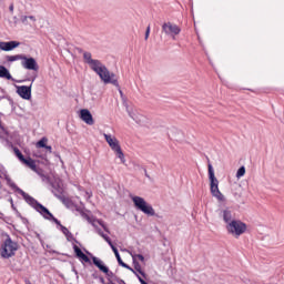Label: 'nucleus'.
<instances>
[{
	"label": "nucleus",
	"mask_w": 284,
	"mask_h": 284,
	"mask_svg": "<svg viewBox=\"0 0 284 284\" xmlns=\"http://www.w3.org/2000/svg\"><path fill=\"white\" fill-rule=\"evenodd\" d=\"M83 59L84 63H88L91 70H93V72H97L103 83H111L112 85H115V88H119V80L116 79V74L110 73L108 67L101 63V61L92 59V53L84 52Z\"/></svg>",
	"instance_id": "f257e3e1"
},
{
	"label": "nucleus",
	"mask_w": 284,
	"mask_h": 284,
	"mask_svg": "<svg viewBox=\"0 0 284 284\" xmlns=\"http://www.w3.org/2000/svg\"><path fill=\"white\" fill-rule=\"evenodd\" d=\"M207 168L211 194L220 203H225V195H223V193H221V190H219V180L216 179V175H214V168H212V164H209Z\"/></svg>",
	"instance_id": "f03ea898"
},
{
	"label": "nucleus",
	"mask_w": 284,
	"mask_h": 284,
	"mask_svg": "<svg viewBox=\"0 0 284 284\" xmlns=\"http://www.w3.org/2000/svg\"><path fill=\"white\" fill-rule=\"evenodd\" d=\"M226 231L229 234H232V236H235V239H239V236L247 232V224L241 220H232V222L226 224Z\"/></svg>",
	"instance_id": "7ed1b4c3"
},
{
	"label": "nucleus",
	"mask_w": 284,
	"mask_h": 284,
	"mask_svg": "<svg viewBox=\"0 0 284 284\" xmlns=\"http://www.w3.org/2000/svg\"><path fill=\"white\" fill-rule=\"evenodd\" d=\"M17 250H19V244L8 236L1 245L0 254L2 258H12L17 254Z\"/></svg>",
	"instance_id": "20e7f679"
},
{
	"label": "nucleus",
	"mask_w": 284,
	"mask_h": 284,
	"mask_svg": "<svg viewBox=\"0 0 284 284\" xmlns=\"http://www.w3.org/2000/svg\"><path fill=\"white\" fill-rule=\"evenodd\" d=\"M109 148H111L112 151H114V154L120 159L121 163L125 164V154L123 153V150H121V144L119 143V140L115 136H112L111 134H103Z\"/></svg>",
	"instance_id": "39448f33"
},
{
	"label": "nucleus",
	"mask_w": 284,
	"mask_h": 284,
	"mask_svg": "<svg viewBox=\"0 0 284 284\" xmlns=\"http://www.w3.org/2000/svg\"><path fill=\"white\" fill-rule=\"evenodd\" d=\"M20 194L23 196L24 201L33 207L36 212H39L42 216H52L50 211L43 206L41 203H39L34 197L30 196V194L26 193L24 191H20Z\"/></svg>",
	"instance_id": "423d86ee"
},
{
	"label": "nucleus",
	"mask_w": 284,
	"mask_h": 284,
	"mask_svg": "<svg viewBox=\"0 0 284 284\" xmlns=\"http://www.w3.org/2000/svg\"><path fill=\"white\" fill-rule=\"evenodd\" d=\"M132 201L136 210L143 212V214H146V216H154L156 214L154 207H152L150 203L145 201V199L141 196H132Z\"/></svg>",
	"instance_id": "0eeeda50"
},
{
	"label": "nucleus",
	"mask_w": 284,
	"mask_h": 284,
	"mask_svg": "<svg viewBox=\"0 0 284 284\" xmlns=\"http://www.w3.org/2000/svg\"><path fill=\"white\" fill-rule=\"evenodd\" d=\"M162 32H164L166 37H171L173 40H175L178 34H181V28L172 22H165L162 26Z\"/></svg>",
	"instance_id": "6e6552de"
},
{
	"label": "nucleus",
	"mask_w": 284,
	"mask_h": 284,
	"mask_svg": "<svg viewBox=\"0 0 284 284\" xmlns=\"http://www.w3.org/2000/svg\"><path fill=\"white\" fill-rule=\"evenodd\" d=\"M17 93L21 99H24L26 101H30L32 99V87L28 85H21L17 87Z\"/></svg>",
	"instance_id": "1a4fd4ad"
},
{
	"label": "nucleus",
	"mask_w": 284,
	"mask_h": 284,
	"mask_svg": "<svg viewBox=\"0 0 284 284\" xmlns=\"http://www.w3.org/2000/svg\"><path fill=\"white\" fill-rule=\"evenodd\" d=\"M21 65L24 70H33L34 72L39 70V64L34 58L26 57V59H22Z\"/></svg>",
	"instance_id": "9d476101"
},
{
	"label": "nucleus",
	"mask_w": 284,
	"mask_h": 284,
	"mask_svg": "<svg viewBox=\"0 0 284 284\" xmlns=\"http://www.w3.org/2000/svg\"><path fill=\"white\" fill-rule=\"evenodd\" d=\"M93 265H95L100 272H103V274H105L109 277L114 276V273H112V271H110V268H108V266L103 265V262L101 260H99L98 257H93Z\"/></svg>",
	"instance_id": "9b49d317"
},
{
	"label": "nucleus",
	"mask_w": 284,
	"mask_h": 284,
	"mask_svg": "<svg viewBox=\"0 0 284 284\" xmlns=\"http://www.w3.org/2000/svg\"><path fill=\"white\" fill-rule=\"evenodd\" d=\"M80 119H82L87 125H94V118H92V113H90L88 109L80 111Z\"/></svg>",
	"instance_id": "f8f14e48"
},
{
	"label": "nucleus",
	"mask_w": 284,
	"mask_h": 284,
	"mask_svg": "<svg viewBox=\"0 0 284 284\" xmlns=\"http://www.w3.org/2000/svg\"><path fill=\"white\" fill-rule=\"evenodd\" d=\"M21 43L17 41H10V42H0V50H3L4 52H10L11 50H14V48H19Z\"/></svg>",
	"instance_id": "ddd939ff"
},
{
	"label": "nucleus",
	"mask_w": 284,
	"mask_h": 284,
	"mask_svg": "<svg viewBox=\"0 0 284 284\" xmlns=\"http://www.w3.org/2000/svg\"><path fill=\"white\" fill-rule=\"evenodd\" d=\"M73 250L75 256L80 258V261H83L84 263H90V257H88V255H85V253H83V251H81V248L78 245H74Z\"/></svg>",
	"instance_id": "4468645a"
},
{
	"label": "nucleus",
	"mask_w": 284,
	"mask_h": 284,
	"mask_svg": "<svg viewBox=\"0 0 284 284\" xmlns=\"http://www.w3.org/2000/svg\"><path fill=\"white\" fill-rule=\"evenodd\" d=\"M112 252L115 255V258H116L119 265H121V267H125L126 270H130V265H128L123 262V260L121 258V255L119 254V250L116 248V246H112Z\"/></svg>",
	"instance_id": "2eb2a0df"
},
{
	"label": "nucleus",
	"mask_w": 284,
	"mask_h": 284,
	"mask_svg": "<svg viewBox=\"0 0 284 284\" xmlns=\"http://www.w3.org/2000/svg\"><path fill=\"white\" fill-rule=\"evenodd\" d=\"M0 79H7V81H11L12 79V74H10V71L3 65H0Z\"/></svg>",
	"instance_id": "dca6fc26"
},
{
	"label": "nucleus",
	"mask_w": 284,
	"mask_h": 284,
	"mask_svg": "<svg viewBox=\"0 0 284 284\" xmlns=\"http://www.w3.org/2000/svg\"><path fill=\"white\" fill-rule=\"evenodd\" d=\"M22 163H24V165H27V168H30V170H32L33 172H37V162L31 158H28V159L24 158Z\"/></svg>",
	"instance_id": "f3484780"
},
{
	"label": "nucleus",
	"mask_w": 284,
	"mask_h": 284,
	"mask_svg": "<svg viewBox=\"0 0 284 284\" xmlns=\"http://www.w3.org/2000/svg\"><path fill=\"white\" fill-rule=\"evenodd\" d=\"M223 214V221L224 223H226V225H230V223H232V211H230L229 209H225L224 211H222Z\"/></svg>",
	"instance_id": "a211bd4d"
},
{
	"label": "nucleus",
	"mask_w": 284,
	"mask_h": 284,
	"mask_svg": "<svg viewBox=\"0 0 284 284\" xmlns=\"http://www.w3.org/2000/svg\"><path fill=\"white\" fill-rule=\"evenodd\" d=\"M22 59H26V55H22V54L7 55V61H9V63H12L14 61H22Z\"/></svg>",
	"instance_id": "6ab92c4d"
},
{
	"label": "nucleus",
	"mask_w": 284,
	"mask_h": 284,
	"mask_svg": "<svg viewBox=\"0 0 284 284\" xmlns=\"http://www.w3.org/2000/svg\"><path fill=\"white\" fill-rule=\"evenodd\" d=\"M52 193L54 194V196H57V199L63 201V189L53 186Z\"/></svg>",
	"instance_id": "aec40b11"
},
{
	"label": "nucleus",
	"mask_w": 284,
	"mask_h": 284,
	"mask_svg": "<svg viewBox=\"0 0 284 284\" xmlns=\"http://www.w3.org/2000/svg\"><path fill=\"white\" fill-rule=\"evenodd\" d=\"M48 145V138H42L40 141L36 143V148L40 150V148H45Z\"/></svg>",
	"instance_id": "412c9836"
},
{
	"label": "nucleus",
	"mask_w": 284,
	"mask_h": 284,
	"mask_svg": "<svg viewBox=\"0 0 284 284\" xmlns=\"http://www.w3.org/2000/svg\"><path fill=\"white\" fill-rule=\"evenodd\" d=\"M13 152L16 154V156H18L19 161H23L26 158L23 156V153H21V151L19 150V148H13Z\"/></svg>",
	"instance_id": "4be33fe9"
},
{
	"label": "nucleus",
	"mask_w": 284,
	"mask_h": 284,
	"mask_svg": "<svg viewBox=\"0 0 284 284\" xmlns=\"http://www.w3.org/2000/svg\"><path fill=\"white\" fill-rule=\"evenodd\" d=\"M241 176H245V166H241V168L237 170L236 178H237V179H241Z\"/></svg>",
	"instance_id": "5701e85b"
},
{
	"label": "nucleus",
	"mask_w": 284,
	"mask_h": 284,
	"mask_svg": "<svg viewBox=\"0 0 284 284\" xmlns=\"http://www.w3.org/2000/svg\"><path fill=\"white\" fill-rule=\"evenodd\" d=\"M132 258L133 261H141V263H143L145 261V257L142 255V254H135V255H132Z\"/></svg>",
	"instance_id": "b1692460"
},
{
	"label": "nucleus",
	"mask_w": 284,
	"mask_h": 284,
	"mask_svg": "<svg viewBox=\"0 0 284 284\" xmlns=\"http://www.w3.org/2000/svg\"><path fill=\"white\" fill-rule=\"evenodd\" d=\"M102 239H104L105 242H108V244L110 245L111 250L112 247H114V244L112 243V240L110 239V236L108 235H102Z\"/></svg>",
	"instance_id": "393cba45"
},
{
	"label": "nucleus",
	"mask_w": 284,
	"mask_h": 284,
	"mask_svg": "<svg viewBox=\"0 0 284 284\" xmlns=\"http://www.w3.org/2000/svg\"><path fill=\"white\" fill-rule=\"evenodd\" d=\"M33 156H36V159H43L44 161H48V159L45 158V154H40L39 152H34Z\"/></svg>",
	"instance_id": "a878e982"
},
{
	"label": "nucleus",
	"mask_w": 284,
	"mask_h": 284,
	"mask_svg": "<svg viewBox=\"0 0 284 284\" xmlns=\"http://www.w3.org/2000/svg\"><path fill=\"white\" fill-rule=\"evenodd\" d=\"M48 216H49V217H48ZM48 216H44V219H52V221H54V223H57V225H61V222H60L59 220H57V219L54 217V215H52V216L48 215Z\"/></svg>",
	"instance_id": "bb28decb"
},
{
	"label": "nucleus",
	"mask_w": 284,
	"mask_h": 284,
	"mask_svg": "<svg viewBox=\"0 0 284 284\" xmlns=\"http://www.w3.org/2000/svg\"><path fill=\"white\" fill-rule=\"evenodd\" d=\"M144 39H145V41H148V39H150V26H148V28H146Z\"/></svg>",
	"instance_id": "cd10ccee"
},
{
	"label": "nucleus",
	"mask_w": 284,
	"mask_h": 284,
	"mask_svg": "<svg viewBox=\"0 0 284 284\" xmlns=\"http://www.w3.org/2000/svg\"><path fill=\"white\" fill-rule=\"evenodd\" d=\"M28 19H29L28 16H22L21 22L26 24V23H28Z\"/></svg>",
	"instance_id": "c85d7f7f"
},
{
	"label": "nucleus",
	"mask_w": 284,
	"mask_h": 284,
	"mask_svg": "<svg viewBox=\"0 0 284 284\" xmlns=\"http://www.w3.org/2000/svg\"><path fill=\"white\" fill-rule=\"evenodd\" d=\"M99 225H101V227H103L104 232H108V226H105V224H103V222L98 221Z\"/></svg>",
	"instance_id": "c756f323"
},
{
	"label": "nucleus",
	"mask_w": 284,
	"mask_h": 284,
	"mask_svg": "<svg viewBox=\"0 0 284 284\" xmlns=\"http://www.w3.org/2000/svg\"><path fill=\"white\" fill-rule=\"evenodd\" d=\"M44 150H47L49 152V154H52V146L51 145H48L44 146Z\"/></svg>",
	"instance_id": "7c9ffc66"
},
{
	"label": "nucleus",
	"mask_w": 284,
	"mask_h": 284,
	"mask_svg": "<svg viewBox=\"0 0 284 284\" xmlns=\"http://www.w3.org/2000/svg\"><path fill=\"white\" fill-rule=\"evenodd\" d=\"M44 150H47L49 152V154H52V146L51 145H48L44 146Z\"/></svg>",
	"instance_id": "2f4dec72"
},
{
	"label": "nucleus",
	"mask_w": 284,
	"mask_h": 284,
	"mask_svg": "<svg viewBox=\"0 0 284 284\" xmlns=\"http://www.w3.org/2000/svg\"><path fill=\"white\" fill-rule=\"evenodd\" d=\"M62 232H63V234H68L70 231L68 230V227L62 226Z\"/></svg>",
	"instance_id": "473e14b6"
},
{
	"label": "nucleus",
	"mask_w": 284,
	"mask_h": 284,
	"mask_svg": "<svg viewBox=\"0 0 284 284\" xmlns=\"http://www.w3.org/2000/svg\"><path fill=\"white\" fill-rule=\"evenodd\" d=\"M135 270H136L138 272H140V274H143V272L141 271V266H140V265H136V266H135Z\"/></svg>",
	"instance_id": "72a5a7b5"
},
{
	"label": "nucleus",
	"mask_w": 284,
	"mask_h": 284,
	"mask_svg": "<svg viewBox=\"0 0 284 284\" xmlns=\"http://www.w3.org/2000/svg\"><path fill=\"white\" fill-rule=\"evenodd\" d=\"M9 10L10 12H14V4H10Z\"/></svg>",
	"instance_id": "f704fd0d"
},
{
	"label": "nucleus",
	"mask_w": 284,
	"mask_h": 284,
	"mask_svg": "<svg viewBox=\"0 0 284 284\" xmlns=\"http://www.w3.org/2000/svg\"><path fill=\"white\" fill-rule=\"evenodd\" d=\"M28 19H30L31 21H37V18H34V16H29Z\"/></svg>",
	"instance_id": "c9c22d12"
},
{
	"label": "nucleus",
	"mask_w": 284,
	"mask_h": 284,
	"mask_svg": "<svg viewBox=\"0 0 284 284\" xmlns=\"http://www.w3.org/2000/svg\"><path fill=\"white\" fill-rule=\"evenodd\" d=\"M98 234H99L100 236H103V235H104V233H103V231H101V229L98 230Z\"/></svg>",
	"instance_id": "e433bc0d"
},
{
	"label": "nucleus",
	"mask_w": 284,
	"mask_h": 284,
	"mask_svg": "<svg viewBox=\"0 0 284 284\" xmlns=\"http://www.w3.org/2000/svg\"><path fill=\"white\" fill-rule=\"evenodd\" d=\"M101 283H105V280L103 277H101Z\"/></svg>",
	"instance_id": "4c0bfd02"
},
{
	"label": "nucleus",
	"mask_w": 284,
	"mask_h": 284,
	"mask_svg": "<svg viewBox=\"0 0 284 284\" xmlns=\"http://www.w3.org/2000/svg\"><path fill=\"white\" fill-rule=\"evenodd\" d=\"M129 270H131V272H134V268H131V267H130Z\"/></svg>",
	"instance_id": "58836bf2"
}]
</instances>
